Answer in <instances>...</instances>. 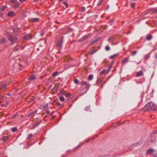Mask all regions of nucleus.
<instances>
[{
	"label": "nucleus",
	"mask_w": 157,
	"mask_h": 157,
	"mask_svg": "<svg viewBox=\"0 0 157 157\" xmlns=\"http://www.w3.org/2000/svg\"><path fill=\"white\" fill-rule=\"evenodd\" d=\"M145 107L147 110L156 109L157 110V107L152 102L147 104Z\"/></svg>",
	"instance_id": "f257e3e1"
},
{
	"label": "nucleus",
	"mask_w": 157,
	"mask_h": 157,
	"mask_svg": "<svg viewBox=\"0 0 157 157\" xmlns=\"http://www.w3.org/2000/svg\"><path fill=\"white\" fill-rule=\"evenodd\" d=\"M8 39L12 44L15 43L17 40V38L15 36L12 35H10L8 37Z\"/></svg>",
	"instance_id": "f03ea898"
},
{
	"label": "nucleus",
	"mask_w": 157,
	"mask_h": 157,
	"mask_svg": "<svg viewBox=\"0 0 157 157\" xmlns=\"http://www.w3.org/2000/svg\"><path fill=\"white\" fill-rule=\"evenodd\" d=\"M81 85L82 86L84 85L86 86V88L88 89L89 88L90 85L88 84L86 82L83 81L80 83Z\"/></svg>",
	"instance_id": "7ed1b4c3"
},
{
	"label": "nucleus",
	"mask_w": 157,
	"mask_h": 157,
	"mask_svg": "<svg viewBox=\"0 0 157 157\" xmlns=\"http://www.w3.org/2000/svg\"><path fill=\"white\" fill-rule=\"evenodd\" d=\"M7 86L6 84L1 83L0 84V90L5 89Z\"/></svg>",
	"instance_id": "20e7f679"
},
{
	"label": "nucleus",
	"mask_w": 157,
	"mask_h": 157,
	"mask_svg": "<svg viewBox=\"0 0 157 157\" xmlns=\"http://www.w3.org/2000/svg\"><path fill=\"white\" fill-rule=\"evenodd\" d=\"M7 8L6 6H2L0 8V15H1Z\"/></svg>",
	"instance_id": "39448f33"
},
{
	"label": "nucleus",
	"mask_w": 157,
	"mask_h": 157,
	"mask_svg": "<svg viewBox=\"0 0 157 157\" xmlns=\"http://www.w3.org/2000/svg\"><path fill=\"white\" fill-rule=\"evenodd\" d=\"M32 38V36L30 34H28L26 35L24 37V39L26 40H30Z\"/></svg>",
	"instance_id": "423d86ee"
},
{
	"label": "nucleus",
	"mask_w": 157,
	"mask_h": 157,
	"mask_svg": "<svg viewBox=\"0 0 157 157\" xmlns=\"http://www.w3.org/2000/svg\"><path fill=\"white\" fill-rule=\"evenodd\" d=\"M102 0H99L98 2H97V0H96L95 1L94 3L95 4H97V6H99L100 5L102 2Z\"/></svg>",
	"instance_id": "0eeeda50"
},
{
	"label": "nucleus",
	"mask_w": 157,
	"mask_h": 157,
	"mask_svg": "<svg viewBox=\"0 0 157 157\" xmlns=\"http://www.w3.org/2000/svg\"><path fill=\"white\" fill-rule=\"evenodd\" d=\"M62 39H61L58 42L57 44V47L59 48H61L62 46Z\"/></svg>",
	"instance_id": "6e6552de"
},
{
	"label": "nucleus",
	"mask_w": 157,
	"mask_h": 157,
	"mask_svg": "<svg viewBox=\"0 0 157 157\" xmlns=\"http://www.w3.org/2000/svg\"><path fill=\"white\" fill-rule=\"evenodd\" d=\"M143 75V73L142 71H140L138 72L136 74L137 77H139Z\"/></svg>",
	"instance_id": "1a4fd4ad"
},
{
	"label": "nucleus",
	"mask_w": 157,
	"mask_h": 157,
	"mask_svg": "<svg viewBox=\"0 0 157 157\" xmlns=\"http://www.w3.org/2000/svg\"><path fill=\"white\" fill-rule=\"evenodd\" d=\"M15 15V13L13 11L9 12L8 13L9 16L13 17Z\"/></svg>",
	"instance_id": "9d476101"
},
{
	"label": "nucleus",
	"mask_w": 157,
	"mask_h": 157,
	"mask_svg": "<svg viewBox=\"0 0 157 157\" xmlns=\"http://www.w3.org/2000/svg\"><path fill=\"white\" fill-rule=\"evenodd\" d=\"M35 78V77L34 75H32L30 76L28 79L30 80H33Z\"/></svg>",
	"instance_id": "9b49d317"
},
{
	"label": "nucleus",
	"mask_w": 157,
	"mask_h": 157,
	"mask_svg": "<svg viewBox=\"0 0 157 157\" xmlns=\"http://www.w3.org/2000/svg\"><path fill=\"white\" fill-rule=\"evenodd\" d=\"M6 39L5 38H3L1 41V44H4L6 43Z\"/></svg>",
	"instance_id": "f8f14e48"
},
{
	"label": "nucleus",
	"mask_w": 157,
	"mask_h": 157,
	"mask_svg": "<svg viewBox=\"0 0 157 157\" xmlns=\"http://www.w3.org/2000/svg\"><path fill=\"white\" fill-rule=\"evenodd\" d=\"M153 151L152 149H150L148 150L147 151V153L148 154H150Z\"/></svg>",
	"instance_id": "ddd939ff"
},
{
	"label": "nucleus",
	"mask_w": 157,
	"mask_h": 157,
	"mask_svg": "<svg viewBox=\"0 0 157 157\" xmlns=\"http://www.w3.org/2000/svg\"><path fill=\"white\" fill-rule=\"evenodd\" d=\"M32 21L33 22H37L39 21V19L38 18H33L32 19Z\"/></svg>",
	"instance_id": "4468645a"
},
{
	"label": "nucleus",
	"mask_w": 157,
	"mask_h": 157,
	"mask_svg": "<svg viewBox=\"0 0 157 157\" xmlns=\"http://www.w3.org/2000/svg\"><path fill=\"white\" fill-rule=\"evenodd\" d=\"M93 75H90L88 76V79L89 80H90L93 79Z\"/></svg>",
	"instance_id": "2eb2a0df"
},
{
	"label": "nucleus",
	"mask_w": 157,
	"mask_h": 157,
	"mask_svg": "<svg viewBox=\"0 0 157 157\" xmlns=\"http://www.w3.org/2000/svg\"><path fill=\"white\" fill-rule=\"evenodd\" d=\"M59 99L61 101H63L65 100L63 96L59 97Z\"/></svg>",
	"instance_id": "dca6fc26"
},
{
	"label": "nucleus",
	"mask_w": 157,
	"mask_h": 157,
	"mask_svg": "<svg viewBox=\"0 0 157 157\" xmlns=\"http://www.w3.org/2000/svg\"><path fill=\"white\" fill-rule=\"evenodd\" d=\"M118 56V55L117 54H114L113 55H112L111 56H110L109 57H110V58L111 59H113V58H114L116 56Z\"/></svg>",
	"instance_id": "f3484780"
},
{
	"label": "nucleus",
	"mask_w": 157,
	"mask_h": 157,
	"mask_svg": "<svg viewBox=\"0 0 157 157\" xmlns=\"http://www.w3.org/2000/svg\"><path fill=\"white\" fill-rule=\"evenodd\" d=\"M8 139V137L7 136H4L3 137L2 140L4 141H6Z\"/></svg>",
	"instance_id": "a211bd4d"
},
{
	"label": "nucleus",
	"mask_w": 157,
	"mask_h": 157,
	"mask_svg": "<svg viewBox=\"0 0 157 157\" xmlns=\"http://www.w3.org/2000/svg\"><path fill=\"white\" fill-rule=\"evenodd\" d=\"M105 49L107 51H109L110 50V47L109 45H107L105 46Z\"/></svg>",
	"instance_id": "6ab92c4d"
},
{
	"label": "nucleus",
	"mask_w": 157,
	"mask_h": 157,
	"mask_svg": "<svg viewBox=\"0 0 157 157\" xmlns=\"http://www.w3.org/2000/svg\"><path fill=\"white\" fill-rule=\"evenodd\" d=\"M128 58H125L123 60H122V62L123 63H126V62H127L128 61Z\"/></svg>",
	"instance_id": "aec40b11"
},
{
	"label": "nucleus",
	"mask_w": 157,
	"mask_h": 157,
	"mask_svg": "<svg viewBox=\"0 0 157 157\" xmlns=\"http://www.w3.org/2000/svg\"><path fill=\"white\" fill-rule=\"evenodd\" d=\"M152 38L151 36L150 35H148L147 36V40H151Z\"/></svg>",
	"instance_id": "412c9836"
},
{
	"label": "nucleus",
	"mask_w": 157,
	"mask_h": 157,
	"mask_svg": "<svg viewBox=\"0 0 157 157\" xmlns=\"http://www.w3.org/2000/svg\"><path fill=\"white\" fill-rule=\"evenodd\" d=\"M58 74V72L56 71L54 72L52 74V76L53 77L56 76Z\"/></svg>",
	"instance_id": "4be33fe9"
},
{
	"label": "nucleus",
	"mask_w": 157,
	"mask_h": 157,
	"mask_svg": "<svg viewBox=\"0 0 157 157\" xmlns=\"http://www.w3.org/2000/svg\"><path fill=\"white\" fill-rule=\"evenodd\" d=\"M3 100V98L2 96H0V102H2V101Z\"/></svg>",
	"instance_id": "5701e85b"
},
{
	"label": "nucleus",
	"mask_w": 157,
	"mask_h": 157,
	"mask_svg": "<svg viewBox=\"0 0 157 157\" xmlns=\"http://www.w3.org/2000/svg\"><path fill=\"white\" fill-rule=\"evenodd\" d=\"M17 129V128H16V127L13 128L12 129V131L13 132H14L16 131Z\"/></svg>",
	"instance_id": "b1692460"
},
{
	"label": "nucleus",
	"mask_w": 157,
	"mask_h": 157,
	"mask_svg": "<svg viewBox=\"0 0 157 157\" xmlns=\"http://www.w3.org/2000/svg\"><path fill=\"white\" fill-rule=\"evenodd\" d=\"M74 82L75 83L77 84L79 82V81L78 79H75L74 80Z\"/></svg>",
	"instance_id": "393cba45"
},
{
	"label": "nucleus",
	"mask_w": 157,
	"mask_h": 157,
	"mask_svg": "<svg viewBox=\"0 0 157 157\" xmlns=\"http://www.w3.org/2000/svg\"><path fill=\"white\" fill-rule=\"evenodd\" d=\"M70 93H66L65 94V96L66 97H68L70 96Z\"/></svg>",
	"instance_id": "a878e982"
},
{
	"label": "nucleus",
	"mask_w": 157,
	"mask_h": 157,
	"mask_svg": "<svg viewBox=\"0 0 157 157\" xmlns=\"http://www.w3.org/2000/svg\"><path fill=\"white\" fill-rule=\"evenodd\" d=\"M33 136V134H30L28 136L27 138L29 139L31 137Z\"/></svg>",
	"instance_id": "bb28decb"
},
{
	"label": "nucleus",
	"mask_w": 157,
	"mask_h": 157,
	"mask_svg": "<svg viewBox=\"0 0 157 157\" xmlns=\"http://www.w3.org/2000/svg\"><path fill=\"white\" fill-rule=\"evenodd\" d=\"M112 67V66H111L108 68V69L107 70V71H108V73L110 71V70H111Z\"/></svg>",
	"instance_id": "cd10ccee"
},
{
	"label": "nucleus",
	"mask_w": 157,
	"mask_h": 157,
	"mask_svg": "<svg viewBox=\"0 0 157 157\" xmlns=\"http://www.w3.org/2000/svg\"><path fill=\"white\" fill-rule=\"evenodd\" d=\"M131 53L132 55H134L136 53V51H135L133 52H132Z\"/></svg>",
	"instance_id": "c85d7f7f"
},
{
	"label": "nucleus",
	"mask_w": 157,
	"mask_h": 157,
	"mask_svg": "<svg viewBox=\"0 0 157 157\" xmlns=\"http://www.w3.org/2000/svg\"><path fill=\"white\" fill-rule=\"evenodd\" d=\"M105 72V70H102V71H101V72L100 73V74H103Z\"/></svg>",
	"instance_id": "c756f323"
},
{
	"label": "nucleus",
	"mask_w": 157,
	"mask_h": 157,
	"mask_svg": "<svg viewBox=\"0 0 157 157\" xmlns=\"http://www.w3.org/2000/svg\"><path fill=\"white\" fill-rule=\"evenodd\" d=\"M152 10L154 12H157V9H155L154 8L152 9Z\"/></svg>",
	"instance_id": "7c9ffc66"
},
{
	"label": "nucleus",
	"mask_w": 157,
	"mask_h": 157,
	"mask_svg": "<svg viewBox=\"0 0 157 157\" xmlns=\"http://www.w3.org/2000/svg\"><path fill=\"white\" fill-rule=\"evenodd\" d=\"M131 6L133 8L134 7V3H131Z\"/></svg>",
	"instance_id": "2f4dec72"
},
{
	"label": "nucleus",
	"mask_w": 157,
	"mask_h": 157,
	"mask_svg": "<svg viewBox=\"0 0 157 157\" xmlns=\"http://www.w3.org/2000/svg\"><path fill=\"white\" fill-rule=\"evenodd\" d=\"M155 57L156 59H157V53H155Z\"/></svg>",
	"instance_id": "473e14b6"
},
{
	"label": "nucleus",
	"mask_w": 157,
	"mask_h": 157,
	"mask_svg": "<svg viewBox=\"0 0 157 157\" xmlns=\"http://www.w3.org/2000/svg\"><path fill=\"white\" fill-rule=\"evenodd\" d=\"M149 58V56H145V59H147Z\"/></svg>",
	"instance_id": "72a5a7b5"
},
{
	"label": "nucleus",
	"mask_w": 157,
	"mask_h": 157,
	"mask_svg": "<svg viewBox=\"0 0 157 157\" xmlns=\"http://www.w3.org/2000/svg\"><path fill=\"white\" fill-rule=\"evenodd\" d=\"M56 105L57 106H59L60 105V103L59 102H57L56 103Z\"/></svg>",
	"instance_id": "f704fd0d"
},
{
	"label": "nucleus",
	"mask_w": 157,
	"mask_h": 157,
	"mask_svg": "<svg viewBox=\"0 0 157 157\" xmlns=\"http://www.w3.org/2000/svg\"><path fill=\"white\" fill-rule=\"evenodd\" d=\"M16 1V0H11V2H14Z\"/></svg>",
	"instance_id": "c9c22d12"
},
{
	"label": "nucleus",
	"mask_w": 157,
	"mask_h": 157,
	"mask_svg": "<svg viewBox=\"0 0 157 157\" xmlns=\"http://www.w3.org/2000/svg\"><path fill=\"white\" fill-rule=\"evenodd\" d=\"M110 40L112 41L113 40V38H111L109 39Z\"/></svg>",
	"instance_id": "e433bc0d"
},
{
	"label": "nucleus",
	"mask_w": 157,
	"mask_h": 157,
	"mask_svg": "<svg viewBox=\"0 0 157 157\" xmlns=\"http://www.w3.org/2000/svg\"><path fill=\"white\" fill-rule=\"evenodd\" d=\"M35 124V126H36V125H37L39 124L38 122H36Z\"/></svg>",
	"instance_id": "4c0bfd02"
},
{
	"label": "nucleus",
	"mask_w": 157,
	"mask_h": 157,
	"mask_svg": "<svg viewBox=\"0 0 157 157\" xmlns=\"http://www.w3.org/2000/svg\"><path fill=\"white\" fill-rule=\"evenodd\" d=\"M21 2H23L25 1V0H19Z\"/></svg>",
	"instance_id": "58836bf2"
},
{
	"label": "nucleus",
	"mask_w": 157,
	"mask_h": 157,
	"mask_svg": "<svg viewBox=\"0 0 157 157\" xmlns=\"http://www.w3.org/2000/svg\"><path fill=\"white\" fill-rule=\"evenodd\" d=\"M19 48V47H18V48ZM18 48H15V50H16V51L17 50Z\"/></svg>",
	"instance_id": "ea45409f"
},
{
	"label": "nucleus",
	"mask_w": 157,
	"mask_h": 157,
	"mask_svg": "<svg viewBox=\"0 0 157 157\" xmlns=\"http://www.w3.org/2000/svg\"><path fill=\"white\" fill-rule=\"evenodd\" d=\"M154 157H157V155L156 154V155H155Z\"/></svg>",
	"instance_id": "a19ab883"
},
{
	"label": "nucleus",
	"mask_w": 157,
	"mask_h": 157,
	"mask_svg": "<svg viewBox=\"0 0 157 157\" xmlns=\"http://www.w3.org/2000/svg\"><path fill=\"white\" fill-rule=\"evenodd\" d=\"M95 52L93 51V52H92L91 54L94 53Z\"/></svg>",
	"instance_id": "79ce46f5"
},
{
	"label": "nucleus",
	"mask_w": 157,
	"mask_h": 157,
	"mask_svg": "<svg viewBox=\"0 0 157 157\" xmlns=\"http://www.w3.org/2000/svg\"><path fill=\"white\" fill-rule=\"evenodd\" d=\"M3 106H5V107H6V104L3 105Z\"/></svg>",
	"instance_id": "37998d69"
},
{
	"label": "nucleus",
	"mask_w": 157,
	"mask_h": 157,
	"mask_svg": "<svg viewBox=\"0 0 157 157\" xmlns=\"http://www.w3.org/2000/svg\"><path fill=\"white\" fill-rule=\"evenodd\" d=\"M47 113H49V111H48V112H47Z\"/></svg>",
	"instance_id": "c03bdc74"
},
{
	"label": "nucleus",
	"mask_w": 157,
	"mask_h": 157,
	"mask_svg": "<svg viewBox=\"0 0 157 157\" xmlns=\"http://www.w3.org/2000/svg\"><path fill=\"white\" fill-rule=\"evenodd\" d=\"M59 1H61H61H63V0H59Z\"/></svg>",
	"instance_id": "a18cd8bd"
},
{
	"label": "nucleus",
	"mask_w": 157,
	"mask_h": 157,
	"mask_svg": "<svg viewBox=\"0 0 157 157\" xmlns=\"http://www.w3.org/2000/svg\"><path fill=\"white\" fill-rule=\"evenodd\" d=\"M67 3H65V5H67Z\"/></svg>",
	"instance_id": "49530a36"
},
{
	"label": "nucleus",
	"mask_w": 157,
	"mask_h": 157,
	"mask_svg": "<svg viewBox=\"0 0 157 157\" xmlns=\"http://www.w3.org/2000/svg\"><path fill=\"white\" fill-rule=\"evenodd\" d=\"M37 49L39 50V49L38 48H37Z\"/></svg>",
	"instance_id": "de8ad7c7"
},
{
	"label": "nucleus",
	"mask_w": 157,
	"mask_h": 157,
	"mask_svg": "<svg viewBox=\"0 0 157 157\" xmlns=\"http://www.w3.org/2000/svg\"><path fill=\"white\" fill-rule=\"evenodd\" d=\"M88 140H87L86 141V142H88Z\"/></svg>",
	"instance_id": "09e8293b"
},
{
	"label": "nucleus",
	"mask_w": 157,
	"mask_h": 157,
	"mask_svg": "<svg viewBox=\"0 0 157 157\" xmlns=\"http://www.w3.org/2000/svg\"><path fill=\"white\" fill-rule=\"evenodd\" d=\"M58 52V53H60V52Z\"/></svg>",
	"instance_id": "8fccbe9b"
},
{
	"label": "nucleus",
	"mask_w": 157,
	"mask_h": 157,
	"mask_svg": "<svg viewBox=\"0 0 157 157\" xmlns=\"http://www.w3.org/2000/svg\"><path fill=\"white\" fill-rule=\"evenodd\" d=\"M45 43V41H44V43Z\"/></svg>",
	"instance_id": "3c124183"
},
{
	"label": "nucleus",
	"mask_w": 157,
	"mask_h": 157,
	"mask_svg": "<svg viewBox=\"0 0 157 157\" xmlns=\"http://www.w3.org/2000/svg\"><path fill=\"white\" fill-rule=\"evenodd\" d=\"M34 99H33L32 100V101H33V100Z\"/></svg>",
	"instance_id": "603ef678"
}]
</instances>
